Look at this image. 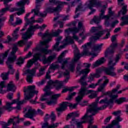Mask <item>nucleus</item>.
I'll return each instance as SVG.
<instances>
[{"instance_id": "nucleus-1", "label": "nucleus", "mask_w": 128, "mask_h": 128, "mask_svg": "<svg viewBox=\"0 0 128 128\" xmlns=\"http://www.w3.org/2000/svg\"><path fill=\"white\" fill-rule=\"evenodd\" d=\"M52 50H48V48H42L40 50V53H36L34 55V58L32 60H30L28 61L26 65L27 68H30L34 62H38V60H42L43 64H50L56 58V55H52L49 56L48 58H46V54H52Z\"/></svg>"}, {"instance_id": "nucleus-2", "label": "nucleus", "mask_w": 128, "mask_h": 128, "mask_svg": "<svg viewBox=\"0 0 128 128\" xmlns=\"http://www.w3.org/2000/svg\"><path fill=\"white\" fill-rule=\"evenodd\" d=\"M78 82L82 86L78 93V96L76 99L77 102H80L86 94H90L88 96L90 98H94L98 96V91L86 90L88 83L86 82V76H82L78 80Z\"/></svg>"}, {"instance_id": "nucleus-3", "label": "nucleus", "mask_w": 128, "mask_h": 128, "mask_svg": "<svg viewBox=\"0 0 128 128\" xmlns=\"http://www.w3.org/2000/svg\"><path fill=\"white\" fill-rule=\"evenodd\" d=\"M100 100V98L96 99V102L92 104L90 106L89 109L88 110L86 114L82 117V120H88L90 124H92V120H94L93 116H95L98 110H104L106 106L104 105L101 107H98V102Z\"/></svg>"}, {"instance_id": "nucleus-4", "label": "nucleus", "mask_w": 128, "mask_h": 128, "mask_svg": "<svg viewBox=\"0 0 128 128\" xmlns=\"http://www.w3.org/2000/svg\"><path fill=\"white\" fill-rule=\"evenodd\" d=\"M18 44L20 46H22V44H26V42L24 40H22L18 42V44H14L12 48V51L10 53L8 57V60L6 62V64L8 66L9 70L14 69V68H12V65L10 64H12V62L16 60V52H18Z\"/></svg>"}, {"instance_id": "nucleus-5", "label": "nucleus", "mask_w": 128, "mask_h": 128, "mask_svg": "<svg viewBox=\"0 0 128 128\" xmlns=\"http://www.w3.org/2000/svg\"><path fill=\"white\" fill-rule=\"evenodd\" d=\"M52 94V92L50 91L46 92V93L41 96L40 100L42 102L48 100L46 104L48 106L56 104V100L60 96V94H56L52 95L51 96Z\"/></svg>"}, {"instance_id": "nucleus-6", "label": "nucleus", "mask_w": 128, "mask_h": 128, "mask_svg": "<svg viewBox=\"0 0 128 128\" xmlns=\"http://www.w3.org/2000/svg\"><path fill=\"white\" fill-rule=\"evenodd\" d=\"M90 44H92V43L88 42L86 44L82 46V48H84L82 54H80V50H78L76 49L75 50L74 62H78L80 60V58L84 56H90V54H92L94 52L92 50L91 52H88V49L90 48Z\"/></svg>"}, {"instance_id": "nucleus-7", "label": "nucleus", "mask_w": 128, "mask_h": 128, "mask_svg": "<svg viewBox=\"0 0 128 128\" xmlns=\"http://www.w3.org/2000/svg\"><path fill=\"white\" fill-rule=\"evenodd\" d=\"M35 86H28L27 90H24V92H25L24 95L26 96L25 99L22 101H18L17 102L18 106H20V104H23L26 102V100L32 98L34 96V94H38V91L35 90Z\"/></svg>"}, {"instance_id": "nucleus-8", "label": "nucleus", "mask_w": 128, "mask_h": 128, "mask_svg": "<svg viewBox=\"0 0 128 128\" xmlns=\"http://www.w3.org/2000/svg\"><path fill=\"white\" fill-rule=\"evenodd\" d=\"M26 4H30V1L28 0H21L19 2H17V6L20 8H12L10 9H9V11H10V12H16V14L18 16L23 14L26 12V10H24V6Z\"/></svg>"}, {"instance_id": "nucleus-9", "label": "nucleus", "mask_w": 128, "mask_h": 128, "mask_svg": "<svg viewBox=\"0 0 128 128\" xmlns=\"http://www.w3.org/2000/svg\"><path fill=\"white\" fill-rule=\"evenodd\" d=\"M60 32H62V30L58 29L56 32H54L52 34L45 33L43 35V38H48V40L44 42H40V44L41 46H46L45 48H48L49 46L48 44L50 42L52 38V36H58Z\"/></svg>"}, {"instance_id": "nucleus-10", "label": "nucleus", "mask_w": 128, "mask_h": 128, "mask_svg": "<svg viewBox=\"0 0 128 128\" xmlns=\"http://www.w3.org/2000/svg\"><path fill=\"white\" fill-rule=\"evenodd\" d=\"M116 62H114L112 59H110L108 63V68H104V72L108 76H116V74L114 72V66H116Z\"/></svg>"}, {"instance_id": "nucleus-11", "label": "nucleus", "mask_w": 128, "mask_h": 128, "mask_svg": "<svg viewBox=\"0 0 128 128\" xmlns=\"http://www.w3.org/2000/svg\"><path fill=\"white\" fill-rule=\"evenodd\" d=\"M38 28H40V26L38 24H36L34 26H30L29 28H28L27 32L24 34H22V38L23 40H28V38H30L34 34V30H36Z\"/></svg>"}, {"instance_id": "nucleus-12", "label": "nucleus", "mask_w": 128, "mask_h": 128, "mask_svg": "<svg viewBox=\"0 0 128 128\" xmlns=\"http://www.w3.org/2000/svg\"><path fill=\"white\" fill-rule=\"evenodd\" d=\"M64 42H65L64 45L60 46V48H58V46H60V43L58 42H56L53 48L57 52H60L62 48H64L66 44H74V40L70 38V36H68L66 37V38L64 41Z\"/></svg>"}, {"instance_id": "nucleus-13", "label": "nucleus", "mask_w": 128, "mask_h": 128, "mask_svg": "<svg viewBox=\"0 0 128 128\" xmlns=\"http://www.w3.org/2000/svg\"><path fill=\"white\" fill-rule=\"evenodd\" d=\"M78 104L72 105V104L68 102H63L60 104V107L56 108V110L59 112H64V110H66L68 106H70V108H76Z\"/></svg>"}, {"instance_id": "nucleus-14", "label": "nucleus", "mask_w": 128, "mask_h": 128, "mask_svg": "<svg viewBox=\"0 0 128 128\" xmlns=\"http://www.w3.org/2000/svg\"><path fill=\"white\" fill-rule=\"evenodd\" d=\"M26 110H28V112L24 115V118H30V120H34V116L36 114V110L31 107H28L24 108V112H26Z\"/></svg>"}, {"instance_id": "nucleus-15", "label": "nucleus", "mask_w": 128, "mask_h": 128, "mask_svg": "<svg viewBox=\"0 0 128 128\" xmlns=\"http://www.w3.org/2000/svg\"><path fill=\"white\" fill-rule=\"evenodd\" d=\"M105 32H108L106 34L105 37H104L103 38L104 40H106V38H108V36H110V30H108V29L98 32L94 34V36H92V38L93 40H99L100 36H104V34Z\"/></svg>"}, {"instance_id": "nucleus-16", "label": "nucleus", "mask_w": 128, "mask_h": 128, "mask_svg": "<svg viewBox=\"0 0 128 128\" xmlns=\"http://www.w3.org/2000/svg\"><path fill=\"white\" fill-rule=\"evenodd\" d=\"M116 46H118V43L116 42H112V44L105 52L106 58L112 56V54L114 52V48H116Z\"/></svg>"}, {"instance_id": "nucleus-17", "label": "nucleus", "mask_w": 128, "mask_h": 128, "mask_svg": "<svg viewBox=\"0 0 128 128\" xmlns=\"http://www.w3.org/2000/svg\"><path fill=\"white\" fill-rule=\"evenodd\" d=\"M64 4H68L66 2H62L59 1L58 5L56 7L53 8H49L47 9V12H60Z\"/></svg>"}, {"instance_id": "nucleus-18", "label": "nucleus", "mask_w": 128, "mask_h": 128, "mask_svg": "<svg viewBox=\"0 0 128 128\" xmlns=\"http://www.w3.org/2000/svg\"><path fill=\"white\" fill-rule=\"evenodd\" d=\"M36 68H34L31 70H27L25 71V72L24 73V74H29L30 75H28L27 76V78H26V80L28 82L32 83V76H34L36 74Z\"/></svg>"}, {"instance_id": "nucleus-19", "label": "nucleus", "mask_w": 128, "mask_h": 128, "mask_svg": "<svg viewBox=\"0 0 128 128\" xmlns=\"http://www.w3.org/2000/svg\"><path fill=\"white\" fill-rule=\"evenodd\" d=\"M62 83V82H58V80H56L55 81L50 80L48 82V85L45 87V88L44 89V92H48V90H50V86H56V87L58 86L60 84Z\"/></svg>"}, {"instance_id": "nucleus-20", "label": "nucleus", "mask_w": 128, "mask_h": 128, "mask_svg": "<svg viewBox=\"0 0 128 128\" xmlns=\"http://www.w3.org/2000/svg\"><path fill=\"white\" fill-rule=\"evenodd\" d=\"M65 54H66V51L62 52L58 58V62H60V64H62V66H61L62 70H64V67L66 66V64L68 62V60H70V58H67L65 60H62V58L64 56Z\"/></svg>"}, {"instance_id": "nucleus-21", "label": "nucleus", "mask_w": 128, "mask_h": 128, "mask_svg": "<svg viewBox=\"0 0 128 128\" xmlns=\"http://www.w3.org/2000/svg\"><path fill=\"white\" fill-rule=\"evenodd\" d=\"M106 6L104 5L103 6V8L100 10V20H110V16H104V12L106 10Z\"/></svg>"}, {"instance_id": "nucleus-22", "label": "nucleus", "mask_w": 128, "mask_h": 128, "mask_svg": "<svg viewBox=\"0 0 128 128\" xmlns=\"http://www.w3.org/2000/svg\"><path fill=\"white\" fill-rule=\"evenodd\" d=\"M84 66L85 68H87L84 69L80 72V76L82 74H84V76H85L86 78V74H88L90 72V70H89L88 68L90 66V64L88 63H84Z\"/></svg>"}, {"instance_id": "nucleus-23", "label": "nucleus", "mask_w": 128, "mask_h": 128, "mask_svg": "<svg viewBox=\"0 0 128 128\" xmlns=\"http://www.w3.org/2000/svg\"><path fill=\"white\" fill-rule=\"evenodd\" d=\"M120 88V86H117L115 89H113L112 92H109L110 96L111 98L116 99L118 96L117 94L114 95V94H116V92Z\"/></svg>"}, {"instance_id": "nucleus-24", "label": "nucleus", "mask_w": 128, "mask_h": 128, "mask_svg": "<svg viewBox=\"0 0 128 128\" xmlns=\"http://www.w3.org/2000/svg\"><path fill=\"white\" fill-rule=\"evenodd\" d=\"M14 118H10L7 123L5 122H3L2 123V127L3 128H8V126H10V124H13V126H14V124H16V122H14Z\"/></svg>"}, {"instance_id": "nucleus-25", "label": "nucleus", "mask_w": 128, "mask_h": 128, "mask_svg": "<svg viewBox=\"0 0 128 128\" xmlns=\"http://www.w3.org/2000/svg\"><path fill=\"white\" fill-rule=\"evenodd\" d=\"M9 52L10 50H7L4 54H2L0 55V64H4V60L6 58H7Z\"/></svg>"}, {"instance_id": "nucleus-26", "label": "nucleus", "mask_w": 128, "mask_h": 128, "mask_svg": "<svg viewBox=\"0 0 128 128\" xmlns=\"http://www.w3.org/2000/svg\"><path fill=\"white\" fill-rule=\"evenodd\" d=\"M80 116V114L78 113V112H71L68 114L67 115L66 120H70V118H78Z\"/></svg>"}, {"instance_id": "nucleus-27", "label": "nucleus", "mask_w": 128, "mask_h": 128, "mask_svg": "<svg viewBox=\"0 0 128 128\" xmlns=\"http://www.w3.org/2000/svg\"><path fill=\"white\" fill-rule=\"evenodd\" d=\"M119 122H122V119H120V116H117L116 118V120H114L112 122V124H112V126H117L116 128H120V126Z\"/></svg>"}, {"instance_id": "nucleus-28", "label": "nucleus", "mask_w": 128, "mask_h": 128, "mask_svg": "<svg viewBox=\"0 0 128 128\" xmlns=\"http://www.w3.org/2000/svg\"><path fill=\"white\" fill-rule=\"evenodd\" d=\"M73 32V34H76V32H80V29L78 28H68V29H66L65 30V32L66 34H70V32Z\"/></svg>"}, {"instance_id": "nucleus-29", "label": "nucleus", "mask_w": 128, "mask_h": 128, "mask_svg": "<svg viewBox=\"0 0 128 128\" xmlns=\"http://www.w3.org/2000/svg\"><path fill=\"white\" fill-rule=\"evenodd\" d=\"M58 123H56V124H53L51 126H48V122H46L45 123H44L42 126V128H56L58 126Z\"/></svg>"}, {"instance_id": "nucleus-30", "label": "nucleus", "mask_w": 128, "mask_h": 128, "mask_svg": "<svg viewBox=\"0 0 128 128\" xmlns=\"http://www.w3.org/2000/svg\"><path fill=\"white\" fill-rule=\"evenodd\" d=\"M8 1L6 0L4 2V4H5V8H2L0 12H2L3 14H4V12H6L8 10H10V6H8Z\"/></svg>"}, {"instance_id": "nucleus-31", "label": "nucleus", "mask_w": 128, "mask_h": 128, "mask_svg": "<svg viewBox=\"0 0 128 128\" xmlns=\"http://www.w3.org/2000/svg\"><path fill=\"white\" fill-rule=\"evenodd\" d=\"M108 80L106 79L104 82L100 85V87L98 89V92H102L106 86V84H108Z\"/></svg>"}, {"instance_id": "nucleus-32", "label": "nucleus", "mask_w": 128, "mask_h": 128, "mask_svg": "<svg viewBox=\"0 0 128 128\" xmlns=\"http://www.w3.org/2000/svg\"><path fill=\"white\" fill-rule=\"evenodd\" d=\"M114 99L111 98L110 100H108V98H105L101 100L100 102V104H112V102H114Z\"/></svg>"}, {"instance_id": "nucleus-33", "label": "nucleus", "mask_w": 128, "mask_h": 128, "mask_svg": "<svg viewBox=\"0 0 128 128\" xmlns=\"http://www.w3.org/2000/svg\"><path fill=\"white\" fill-rule=\"evenodd\" d=\"M7 91L8 92H14V84L12 83V82H10L8 84L7 86Z\"/></svg>"}, {"instance_id": "nucleus-34", "label": "nucleus", "mask_w": 128, "mask_h": 128, "mask_svg": "<svg viewBox=\"0 0 128 128\" xmlns=\"http://www.w3.org/2000/svg\"><path fill=\"white\" fill-rule=\"evenodd\" d=\"M106 62V60L104 58H102L100 60H97L95 64H94V68L96 66H100V64H104Z\"/></svg>"}, {"instance_id": "nucleus-35", "label": "nucleus", "mask_w": 128, "mask_h": 128, "mask_svg": "<svg viewBox=\"0 0 128 128\" xmlns=\"http://www.w3.org/2000/svg\"><path fill=\"white\" fill-rule=\"evenodd\" d=\"M68 80H70V76H67L66 78L64 81H58V82H62V83H60L58 84V86L56 87V90H60V88H62V84L64 82H68Z\"/></svg>"}, {"instance_id": "nucleus-36", "label": "nucleus", "mask_w": 128, "mask_h": 128, "mask_svg": "<svg viewBox=\"0 0 128 128\" xmlns=\"http://www.w3.org/2000/svg\"><path fill=\"white\" fill-rule=\"evenodd\" d=\"M82 120H84V121H82L80 122H77V124H76L77 126V128H82V124H84V123L86 122V120H88L89 124H92V123H90V120H88V119H82Z\"/></svg>"}, {"instance_id": "nucleus-37", "label": "nucleus", "mask_w": 128, "mask_h": 128, "mask_svg": "<svg viewBox=\"0 0 128 128\" xmlns=\"http://www.w3.org/2000/svg\"><path fill=\"white\" fill-rule=\"evenodd\" d=\"M96 4V0H90V4H88V7L90 10H92L93 6Z\"/></svg>"}, {"instance_id": "nucleus-38", "label": "nucleus", "mask_w": 128, "mask_h": 128, "mask_svg": "<svg viewBox=\"0 0 128 128\" xmlns=\"http://www.w3.org/2000/svg\"><path fill=\"white\" fill-rule=\"evenodd\" d=\"M126 8H128V6L125 5L122 8V9L118 12V16L120 15V14H126V12H128V10H126Z\"/></svg>"}, {"instance_id": "nucleus-39", "label": "nucleus", "mask_w": 128, "mask_h": 128, "mask_svg": "<svg viewBox=\"0 0 128 128\" xmlns=\"http://www.w3.org/2000/svg\"><path fill=\"white\" fill-rule=\"evenodd\" d=\"M6 81H2L0 82V94H4V92H6L5 91H4L2 90V88H6Z\"/></svg>"}, {"instance_id": "nucleus-40", "label": "nucleus", "mask_w": 128, "mask_h": 128, "mask_svg": "<svg viewBox=\"0 0 128 128\" xmlns=\"http://www.w3.org/2000/svg\"><path fill=\"white\" fill-rule=\"evenodd\" d=\"M46 66H44L41 68L39 70V73L37 74V76H40L44 74V70H46Z\"/></svg>"}, {"instance_id": "nucleus-41", "label": "nucleus", "mask_w": 128, "mask_h": 128, "mask_svg": "<svg viewBox=\"0 0 128 128\" xmlns=\"http://www.w3.org/2000/svg\"><path fill=\"white\" fill-rule=\"evenodd\" d=\"M104 46V44H102L100 45H96L93 47V49L92 50L94 52H96L97 50H102V48Z\"/></svg>"}, {"instance_id": "nucleus-42", "label": "nucleus", "mask_w": 128, "mask_h": 128, "mask_svg": "<svg viewBox=\"0 0 128 128\" xmlns=\"http://www.w3.org/2000/svg\"><path fill=\"white\" fill-rule=\"evenodd\" d=\"M102 30V26H99L98 27H92L90 30V32L94 34V32H100Z\"/></svg>"}, {"instance_id": "nucleus-43", "label": "nucleus", "mask_w": 128, "mask_h": 128, "mask_svg": "<svg viewBox=\"0 0 128 128\" xmlns=\"http://www.w3.org/2000/svg\"><path fill=\"white\" fill-rule=\"evenodd\" d=\"M40 4H37L36 6V9H34L32 10V12H34V16H38V12H40Z\"/></svg>"}, {"instance_id": "nucleus-44", "label": "nucleus", "mask_w": 128, "mask_h": 128, "mask_svg": "<svg viewBox=\"0 0 128 128\" xmlns=\"http://www.w3.org/2000/svg\"><path fill=\"white\" fill-rule=\"evenodd\" d=\"M124 102H126V98H121L119 99H117L115 100V102L118 104H122Z\"/></svg>"}, {"instance_id": "nucleus-45", "label": "nucleus", "mask_w": 128, "mask_h": 128, "mask_svg": "<svg viewBox=\"0 0 128 128\" xmlns=\"http://www.w3.org/2000/svg\"><path fill=\"white\" fill-rule=\"evenodd\" d=\"M100 18L98 16H94L92 20L95 24H100Z\"/></svg>"}, {"instance_id": "nucleus-46", "label": "nucleus", "mask_w": 128, "mask_h": 128, "mask_svg": "<svg viewBox=\"0 0 128 128\" xmlns=\"http://www.w3.org/2000/svg\"><path fill=\"white\" fill-rule=\"evenodd\" d=\"M58 68H60V66L52 64L50 66V70H56Z\"/></svg>"}, {"instance_id": "nucleus-47", "label": "nucleus", "mask_w": 128, "mask_h": 128, "mask_svg": "<svg viewBox=\"0 0 128 128\" xmlns=\"http://www.w3.org/2000/svg\"><path fill=\"white\" fill-rule=\"evenodd\" d=\"M2 80H6L8 78V73H2L1 75Z\"/></svg>"}, {"instance_id": "nucleus-48", "label": "nucleus", "mask_w": 128, "mask_h": 128, "mask_svg": "<svg viewBox=\"0 0 128 128\" xmlns=\"http://www.w3.org/2000/svg\"><path fill=\"white\" fill-rule=\"evenodd\" d=\"M76 94V92H74L72 93L71 94H70L68 96V98H66V100H70L72 98V97Z\"/></svg>"}, {"instance_id": "nucleus-49", "label": "nucleus", "mask_w": 128, "mask_h": 128, "mask_svg": "<svg viewBox=\"0 0 128 128\" xmlns=\"http://www.w3.org/2000/svg\"><path fill=\"white\" fill-rule=\"evenodd\" d=\"M24 58H22L21 57L19 58L17 64L18 66H20V64H24Z\"/></svg>"}, {"instance_id": "nucleus-50", "label": "nucleus", "mask_w": 128, "mask_h": 128, "mask_svg": "<svg viewBox=\"0 0 128 128\" xmlns=\"http://www.w3.org/2000/svg\"><path fill=\"white\" fill-rule=\"evenodd\" d=\"M49 2L50 4H58H58L60 2V0H49Z\"/></svg>"}, {"instance_id": "nucleus-51", "label": "nucleus", "mask_w": 128, "mask_h": 128, "mask_svg": "<svg viewBox=\"0 0 128 128\" xmlns=\"http://www.w3.org/2000/svg\"><path fill=\"white\" fill-rule=\"evenodd\" d=\"M76 66H74V64H70L68 69L70 70L71 72H74V70Z\"/></svg>"}, {"instance_id": "nucleus-52", "label": "nucleus", "mask_w": 128, "mask_h": 128, "mask_svg": "<svg viewBox=\"0 0 128 128\" xmlns=\"http://www.w3.org/2000/svg\"><path fill=\"white\" fill-rule=\"evenodd\" d=\"M26 23L25 24V26H24V28H26L28 26V24H32V22H30V20H28V18H26Z\"/></svg>"}, {"instance_id": "nucleus-53", "label": "nucleus", "mask_w": 128, "mask_h": 128, "mask_svg": "<svg viewBox=\"0 0 128 128\" xmlns=\"http://www.w3.org/2000/svg\"><path fill=\"white\" fill-rule=\"evenodd\" d=\"M50 118H51L52 122H54L56 120V115H54V112H52Z\"/></svg>"}, {"instance_id": "nucleus-54", "label": "nucleus", "mask_w": 128, "mask_h": 128, "mask_svg": "<svg viewBox=\"0 0 128 128\" xmlns=\"http://www.w3.org/2000/svg\"><path fill=\"white\" fill-rule=\"evenodd\" d=\"M34 16H32L31 18V20H32V22H42V20L40 19V20H34Z\"/></svg>"}, {"instance_id": "nucleus-55", "label": "nucleus", "mask_w": 128, "mask_h": 128, "mask_svg": "<svg viewBox=\"0 0 128 128\" xmlns=\"http://www.w3.org/2000/svg\"><path fill=\"white\" fill-rule=\"evenodd\" d=\"M14 14L16 16V14H12L10 16V20H9V22H10V24H12V22H14Z\"/></svg>"}, {"instance_id": "nucleus-56", "label": "nucleus", "mask_w": 128, "mask_h": 128, "mask_svg": "<svg viewBox=\"0 0 128 128\" xmlns=\"http://www.w3.org/2000/svg\"><path fill=\"white\" fill-rule=\"evenodd\" d=\"M102 72H104V69H103L102 68H99L97 70H96V72H97V74H102Z\"/></svg>"}, {"instance_id": "nucleus-57", "label": "nucleus", "mask_w": 128, "mask_h": 128, "mask_svg": "<svg viewBox=\"0 0 128 128\" xmlns=\"http://www.w3.org/2000/svg\"><path fill=\"white\" fill-rule=\"evenodd\" d=\"M96 86H98V84H94V83H92L88 86V88H96Z\"/></svg>"}, {"instance_id": "nucleus-58", "label": "nucleus", "mask_w": 128, "mask_h": 128, "mask_svg": "<svg viewBox=\"0 0 128 128\" xmlns=\"http://www.w3.org/2000/svg\"><path fill=\"white\" fill-rule=\"evenodd\" d=\"M108 14L110 15V16H113L114 14V12L112 11V8H109L108 9Z\"/></svg>"}, {"instance_id": "nucleus-59", "label": "nucleus", "mask_w": 128, "mask_h": 128, "mask_svg": "<svg viewBox=\"0 0 128 128\" xmlns=\"http://www.w3.org/2000/svg\"><path fill=\"white\" fill-rule=\"evenodd\" d=\"M82 8V4H80L78 6V8H76V12H78V10H80Z\"/></svg>"}, {"instance_id": "nucleus-60", "label": "nucleus", "mask_w": 128, "mask_h": 128, "mask_svg": "<svg viewBox=\"0 0 128 128\" xmlns=\"http://www.w3.org/2000/svg\"><path fill=\"white\" fill-rule=\"evenodd\" d=\"M50 70H48L47 72L46 73V78L47 79H50Z\"/></svg>"}, {"instance_id": "nucleus-61", "label": "nucleus", "mask_w": 128, "mask_h": 128, "mask_svg": "<svg viewBox=\"0 0 128 128\" xmlns=\"http://www.w3.org/2000/svg\"><path fill=\"white\" fill-rule=\"evenodd\" d=\"M50 118V115H48V114H46V116H45V118H44V121L46 122H48V120Z\"/></svg>"}, {"instance_id": "nucleus-62", "label": "nucleus", "mask_w": 128, "mask_h": 128, "mask_svg": "<svg viewBox=\"0 0 128 128\" xmlns=\"http://www.w3.org/2000/svg\"><path fill=\"white\" fill-rule=\"evenodd\" d=\"M120 112H122L120 110H118L113 112L112 114H113L114 116H118V114H120Z\"/></svg>"}, {"instance_id": "nucleus-63", "label": "nucleus", "mask_w": 128, "mask_h": 128, "mask_svg": "<svg viewBox=\"0 0 128 128\" xmlns=\"http://www.w3.org/2000/svg\"><path fill=\"white\" fill-rule=\"evenodd\" d=\"M63 74L64 76H70V72L66 70V71L63 72Z\"/></svg>"}, {"instance_id": "nucleus-64", "label": "nucleus", "mask_w": 128, "mask_h": 128, "mask_svg": "<svg viewBox=\"0 0 128 128\" xmlns=\"http://www.w3.org/2000/svg\"><path fill=\"white\" fill-rule=\"evenodd\" d=\"M14 94L12 93H9L7 96L9 100H12V96Z\"/></svg>"}]
</instances>
